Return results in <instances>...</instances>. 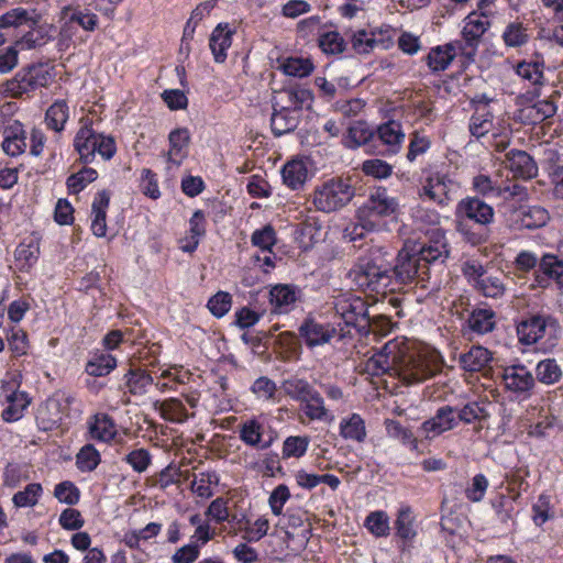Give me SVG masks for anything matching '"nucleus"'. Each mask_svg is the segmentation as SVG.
I'll return each mask as SVG.
<instances>
[{"label": "nucleus", "instance_id": "nucleus-25", "mask_svg": "<svg viewBox=\"0 0 563 563\" xmlns=\"http://www.w3.org/2000/svg\"><path fill=\"white\" fill-rule=\"evenodd\" d=\"M124 388L133 396H142L153 384L150 373L141 367L131 366L123 376Z\"/></svg>", "mask_w": 563, "mask_h": 563}, {"label": "nucleus", "instance_id": "nucleus-41", "mask_svg": "<svg viewBox=\"0 0 563 563\" xmlns=\"http://www.w3.org/2000/svg\"><path fill=\"white\" fill-rule=\"evenodd\" d=\"M374 136V131L365 122L357 121L349 128L345 145L356 148L371 142Z\"/></svg>", "mask_w": 563, "mask_h": 563}, {"label": "nucleus", "instance_id": "nucleus-44", "mask_svg": "<svg viewBox=\"0 0 563 563\" xmlns=\"http://www.w3.org/2000/svg\"><path fill=\"white\" fill-rule=\"evenodd\" d=\"M318 45L327 55L342 54L346 49V42L338 31H327L319 34Z\"/></svg>", "mask_w": 563, "mask_h": 563}, {"label": "nucleus", "instance_id": "nucleus-64", "mask_svg": "<svg viewBox=\"0 0 563 563\" xmlns=\"http://www.w3.org/2000/svg\"><path fill=\"white\" fill-rule=\"evenodd\" d=\"M123 461L126 462L133 471L143 473L147 470L152 462V456L146 449H135L128 453Z\"/></svg>", "mask_w": 563, "mask_h": 563}, {"label": "nucleus", "instance_id": "nucleus-26", "mask_svg": "<svg viewBox=\"0 0 563 563\" xmlns=\"http://www.w3.org/2000/svg\"><path fill=\"white\" fill-rule=\"evenodd\" d=\"M468 328L477 334L492 332L496 325V313L490 308H474L467 317Z\"/></svg>", "mask_w": 563, "mask_h": 563}, {"label": "nucleus", "instance_id": "nucleus-60", "mask_svg": "<svg viewBox=\"0 0 563 563\" xmlns=\"http://www.w3.org/2000/svg\"><path fill=\"white\" fill-rule=\"evenodd\" d=\"M516 73L522 79L530 81L533 86L542 84L543 69L537 62H521L516 67Z\"/></svg>", "mask_w": 563, "mask_h": 563}, {"label": "nucleus", "instance_id": "nucleus-49", "mask_svg": "<svg viewBox=\"0 0 563 563\" xmlns=\"http://www.w3.org/2000/svg\"><path fill=\"white\" fill-rule=\"evenodd\" d=\"M239 437L246 445L258 448L263 437V424L256 419L246 420L240 426Z\"/></svg>", "mask_w": 563, "mask_h": 563}, {"label": "nucleus", "instance_id": "nucleus-36", "mask_svg": "<svg viewBox=\"0 0 563 563\" xmlns=\"http://www.w3.org/2000/svg\"><path fill=\"white\" fill-rule=\"evenodd\" d=\"M271 126L274 135L282 136L297 128V119L291 115L289 107H282L279 110L274 107Z\"/></svg>", "mask_w": 563, "mask_h": 563}, {"label": "nucleus", "instance_id": "nucleus-1", "mask_svg": "<svg viewBox=\"0 0 563 563\" xmlns=\"http://www.w3.org/2000/svg\"><path fill=\"white\" fill-rule=\"evenodd\" d=\"M397 344L389 342L369 357L366 371L378 376L389 373L399 377L406 385L420 384L435 375L438 368L427 355L416 350H398Z\"/></svg>", "mask_w": 563, "mask_h": 563}, {"label": "nucleus", "instance_id": "nucleus-30", "mask_svg": "<svg viewBox=\"0 0 563 563\" xmlns=\"http://www.w3.org/2000/svg\"><path fill=\"white\" fill-rule=\"evenodd\" d=\"M89 432L92 439L109 442L117 434V427L113 419L107 413L95 416L93 422L89 424Z\"/></svg>", "mask_w": 563, "mask_h": 563}, {"label": "nucleus", "instance_id": "nucleus-29", "mask_svg": "<svg viewBox=\"0 0 563 563\" xmlns=\"http://www.w3.org/2000/svg\"><path fill=\"white\" fill-rule=\"evenodd\" d=\"M377 137L389 146L390 153L396 154L404 142L405 133L399 122L390 120L377 128Z\"/></svg>", "mask_w": 563, "mask_h": 563}, {"label": "nucleus", "instance_id": "nucleus-34", "mask_svg": "<svg viewBox=\"0 0 563 563\" xmlns=\"http://www.w3.org/2000/svg\"><path fill=\"white\" fill-rule=\"evenodd\" d=\"M417 255H419V260L422 263H426V269H428V275H430L429 266L435 262L444 263V261L449 256V250L446 244L441 241H435L430 244H424L418 251L416 250Z\"/></svg>", "mask_w": 563, "mask_h": 563}, {"label": "nucleus", "instance_id": "nucleus-42", "mask_svg": "<svg viewBox=\"0 0 563 563\" xmlns=\"http://www.w3.org/2000/svg\"><path fill=\"white\" fill-rule=\"evenodd\" d=\"M310 438L308 435H290L287 437L282 448V459H300L309 448Z\"/></svg>", "mask_w": 563, "mask_h": 563}, {"label": "nucleus", "instance_id": "nucleus-12", "mask_svg": "<svg viewBox=\"0 0 563 563\" xmlns=\"http://www.w3.org/2000/svg\"><path fill=\"white\" fill-rule=\"evenodd\" d=\"M503 382L507 390L529 397L536 386L532 373L522 364H512L504 368Z\"/></svg>", "mask_w": 563, "mask_h": 563}, {"label": "nucleus", "instance_id": "nucleus-16", "mask_svg": "<svg viewBox=\"0 0 563 563\" xmlns=\"http://www.w3.org/2000/svg\"><path fill=\"white\" fill-rule=\"evenodd\" d=\"M65 406L57 397L47 398L36 412V424L42 431H51L59 426Z\"/></svg>", "mask_w": 563, "mask_h": 563}, {"label": "nucleus", "instance_id": "nucleus-19", "mask_svg": "<svg viewBox=\"0 0 563 563\" xmlns=\"http://www.w3.org/2000/svg\"><path fill=\"white\" fill-rule=\"evenodd\" d=\"M3 136L2 150L7 155L15 157L24 153L26 148V132L20 121L14 120L9 123L4 128Z\"/></svg>", "mask_w": 563, "mask_h": 563}, {"label": "nucleus", "instance_id": "nucleus-23", "mask_svg": "<svg viewBox=\"0 0 563 563\" xmlns=\"http://www.w3.org/2000/svg\"><path fill=\"white\" fill-rule=\"evenodd\" d=\"M110 203V192L106 189L97 192L92 206L91 230L97 238H103L107 233V209Z\"/></svg>", "mask_w": 563, "mask_h": 563}, {"label": "nucleus", "instance_id": "nucleus-11", "mask_svg": "<svg viewBox=\"0 0 563 563\" xmlns=\"http://www.w3.org/2000/svg\"><path fill=\"white\" fill-rule=\"evenodd\" d=\"M454 187V180L446 173L430 169L422 185L420 196L444 206L451 200L450 194Z\"/></svg>", "mask_w": 563, "mask_h": 563}, {"label": "nucleus", "instance_id": "nucleus-50", "mask_svg": "<svg viewBox=\"0 0 563 563\" xmlns=\"http://www.w3.org/2000/svg\"><path fill=\"white\" fill-rule=\"evenodd\" d=\"M357 222L349 225L344 230V238L349 241L362 240L366 233L376 231L379 228V222L369 221L357 211Z\"/></svg>", "mask_w": 563, "mask_h": 563}, {"label": "nucleus", "instance_id": "nucleus-40", "mask_svg": "<svg viewBox=\"0 0 563 563\" xmlns=\"http://www.w3.org/2000/svg\"><path fill=\"white\" fill-rule=\"evenodd\" d=\"M283 389L287 396L302 402L316 390L305 378L290 377L283 383Z\"/></svg>", "mask_w": 563, "mask_h": 563}, {"label": "nucleus", "instance_id": "nucleus-55", "mask_svg": "<svg viewBox=\"0 0 563 563\" xmlns=\"http://www.w3.org/2000/svg\"><path fill=\"white\" fill-rule=\"evenodd\" d=\"M386 432L390 438L401 441L404 444L409 445L412 450L418 446L417 439L413 433L401 426L397 420L387 419L385 421Z\"/></svg>", "mask_w": 563, "mask_h": 563}, {"label": "nucleus", "instance_id": "nucleus-48", "mask_svg": "<svg viewBox=\"0 0 563 563\" xmlns=\"http://www.w3.org/2000/svg\"><path fill=\"white\" fill-rule=\"evenodd\" d=\"M364 526L377 538L389 536V517L383 510L372 511L367 515Z\"/></svg>", "mask_w": 563, "mask_h": 563}, {"label": "nucleus", "instance_id": "nucleus-33", "mask_svg": "<svg viewBox=\"0 0 563 563\" xmlns=\"http://www.w3.org/2000/svg\"><path fill=\"white\" fill-rule=\"evenodd\" d=\"M282 175L285 185L292 190H297L306 183L308 169L302 161H291L284 166Z\"/></svg>", "mask_w": 563, "mask_h": 563}, {"label": "nucleus", "instance_id": "nucleus-6", "mask_svg": "<svg viewBox=\"0 0 563 563\" xmlns=\"http://www.w3.org/2000/svg\"><path fill=\"white\" fill-rule=\"evenodd\" d=\"M74 147L84 164L92 163L97 153L103 159L109 161L117 152L113 137L98 134L89 125H84L77 131Z\"/></svg>", "mask_w": 563, "mask_h": 563}, {"label": "nucleus", "instance_id": "nucleus-63", "mask_svg": "<svg viewBox=\"0 0 563 563\" xmlns=\"http://www.w3.org/2000/svg\"><path fill=\"white\" fill-rule=\"evenodd\" d=\"M232 297L227 291H218L208 301V309L216 318H222L231 309Z\"/></svg>", "mask_w": 563, "mask_h": 563}, {"label": "nucleus", "instance_id": "nucleus-43", "mask_svg": "<svg viewBox=\"0 0 563 563\" xmlns=\"http://www.w3.org/2000/svg\"><path fill=\"white\" fill-rule=\"evenodd\" d=\"M8 407L2 411V419L7 422H14L22 418L24 409L30 401L25 393H13L8 397Z\"/></svg>", "mask_w": 563, "mask_h": 563}, {"label": "nucleus", "instance_id": "nucleus-17", "mask_svg": "<svg viewBox=\"0 0 563 563\" xmlns=\"http://www.w3.org/2000/svg\"><path fill=\"white\" fill-rule=\"evenodd\" d=\"M550 317L532 314L521 320L517 325V334L520 343L531 345L537 343L545 334Z\"/></svg>", "mask_w": 563, "mask_h": 563}, {"label": "nucleus", "instance_id": "nucleus-47", "mask_svg": "<svg viewBox=\"0 0 563 563\" xmlns=\"http://www.w3.org/2000/svg\"><path fill=\"white\" fill-rule=\"evenodd\" d=\"M161 416L170 422L183 423L188 419L184 404L177 398H169L159 405Z\"/></svg>", "mask_w": 563, "mask_h": 563}, {"label": "nucleus", "instance_id": "nucleus-13", "mask_svg": "<svg viewBox=\"0 0 563 563\" xmlns=\"http://www.w3.org/2000/svg\"><path fill=\"white\" fill-rule=\"evenodd\" d=\"M551 282L563 292V261L556 255L544 254L534 271V283L540 288H548Z\"/></svg>", "mask_w": 563, "mask_h": 563}, {"label": "nucleus", "instance_id": "nucleus-32", "mask_svg": "<svg viewBox=\"0 0 563 563\" xmlns=\"http://www.w3.org/2000/svg\"><path fill=\"white\" fill-rule=\"evenodd\" d=\"M340 435L345 440L364 442L366 439L365 421L358 413H352L340 422Z\"/></svg>", "mask_w": 563, "mask_h": 563}, {"label": "nucleus", "instance_id": "nucleus-3", "mask_svg": "<svg viewBox=\"0 0 563 563\" xmlns=\"http://www.w3.org/2000/svg\"><path fill=\"white\" fill-rule=\"evenodd\" d=\"M388 252L380 246H372L361 256L350 272L355 285L365 291L385 295L391 290L390 265L386 258Z\"/></svg>", "mask_w": 563, "mask_h": 563}, {"label": "nucleus", "instance_id": "nucleus-2", "mask_svg": "<svg viewBox=\"0 0 563 563\" xmlns=\"http://www.w3.org/2000/svg\"><path fill=\"white\" fill-rule=\"evenodd\" d=\"M494 221V208L478 196H467L455 207V230L472 245L488 241V227Z\"/></svg>", "mask_w": 563, "mask_h": 563}, {"label": "nucleus", "instance_id": "nucleus-8", "mask_svg": "<svg viewBox=\"0 0 563 563\" xmlns=\"http://www.w3.org/2000/svg\"><path fill=\"white\" fill-rule=\"evenodd\" d=\"M397 198L390 196L385 187L375 188L364 205L358 209L369 221L378 222L379 219L394 216L398 211Z\"/></svg>", "mask_w": 563, "mask_h": 563}, {"label": "nucleus", "instance_id": "nucleus-53", "mask_svg": "<svg viewBox=\"0 0 563 563\" xmlns=\"http://www.w3.org/2000/svg\"><path fill=\"white\" fill-rule=\"evenodd\" d=\"M476 289L485 297L500 298L506 291V286L500 276L486 275L477 282Z\"/></svg>", "mask_w": 563, "mask_h": 563}, {"label": "nucleus", "instance_id": "nucleus-4", "mask_svg": "<svg viewBox=\"0 0 563 563\" xmlns=\"http://www.w3.org/2000/svg\"><path fill=\"white\" fill-rule=\"evenodd\" d=\"M391 290L393 292L400 286L416 283L426 288L429 280L426 263H422L417 255L416 250L404 247L398 252L396 263L391 267Z\"/></svg>", "mask_w": 563, "mask_h": 563}, {"label": "nucleus", "instance_id": "nucleus-24", "mask_svg": "<svg viewBox=\"0 0 563 563\" xmlns=\"http://www.w3.org/2000/svg\"><path fill=\"white\" fill-rule=\"evenodd\" d=\"M36 22L38 21L34 10L16 7L0 15V30L31 27Z\"/></svg>", "mask_w": 563, "mask_h": 563}, {"label": "nucleus", "instance_id": "nucleus-61", "mask_svg": "<svg viewBox=\"0 0 563 563\" xmlns=\"http://www.w3.org/2000/svg\"><path fill=\"white\" fill-rule=\"evenodd\" d=\"M219 477L216 472H205L199 474V478L192 481L191 489L201 498H209L213 495L212 484H218Z\"/></svg>", "mask_w": 563, "mask_h": 563}, {"label": "nucleus", "instance_id": "nucleus-31", "mask_svg": "<svg viewBox=\"0 0 563 563\" xmlns=\"http://www.w3.org/2000/svg\"><path fill=\"white\" fill-rule=\"evenodd\" d=\"M27 29L29 31L19 41H16V45L22 49L37 48L52 40V36L49 35V31L52 30L51 25H38L36 23L34 26Z\"/></svg>", "mask_w": 563, "mask_h": 563}, {"label": "nucleus", "instance_id": "nucleus-10", "mask_svg": "<svg viewBox=\"0 0 563 563\" xmlns=\"http://www.w3.org/2000/svg\"><path fill=\"white\" fill-rule=\"evenodd\" d=\"M488 27L489 21L486 16L468 15L462 30V38L454 41V43H459L460 54L468 59H473L476 55L479 40Z\"/></svg>", "mask_w": 563, "mask_h": 563}, {"label": "nucleus", "instance_id": "nucleus-38", "mask_svg": "<svg viewBox=\"0 0 563 563\" xmlns=\"http://www.w3.org/2000/svg\"><path fill=\"white\" fill-rule=\"evenodd\" d=\"M556 110L558 107L554 101L547 99L522 109L521 113L530 123L537 124L545 119L552 118L556 113Z\"/></svg>", "mask_w": 563, "mask_h": 563}, {"label": "nucleus", "instance_id": "nucleus-59", "mask_svg": "<svg viewBox=\"0 0 563 563\" xmlns=\"http://www.w3.org/2000/svg\"><path fill=\"white\" fill-rule=\"evenodd\" d=\"M287 97L289 109L301 110L305 106L310 107L313 96L309 89L296 87L284 91Z\"/></svg>", "mask_w": 563, "mask_h": 563}, {"label": "nucleus", "instance_id": "nucleus-21", "mask_svg": "<svg viewBox=\"0 0 563 563\" xmlns=\"http://www.w3.org/2000/svg\"><path fill=\"white\" fill-rule=\"evenodd\" d=\"M168 142L167 162L178 167L188 155V146L190 144L189 130L187 128L173 130L168 135Z\"/></svg>", "mask_w": 563, "mask_h": 563}, {"label": "nucleus", "instance_id": "nucleus-18", "mask_svg": "<svg viewBox=\"0 0 563 563\" xmlns=\"http://www.w3.org/2000/svg\"><path fill=\"white\" fill-rule=\"evenodd\" d=\"M456 408L449 405L440 407L435 415L422 423L426 434L439 435L456 427Z\"/></svg>", "mask_w": 563, "mask_h": 563}, {"label": "nucleus", "instance_id": "nucleus-58", "mask_svg": "<svg viewBox=\"0 0 563 563\" xmlns=\"http://www.w3.org/2000/svg\"><path fill=\"white\" fill-rule=\"evenodd\" d=\"M42 490L41 484L31 483L23 490L15 493L12 500L16 507H32L37 503Z\"/></svg>", "mask_w": 563, "mask_h": 563}, {"label": "nucleus", "instance_id": "nucleus-39", "mask_svg": "<svg viewBox=\"0 0 563 563\" xmlns=\"http://www.w3.org/2000/svg\"><path fill=\"white\" fill-rule=\"evenodd\" d=\"M117 367V360L108 353L95 354L86 365V373L93 377H102Z\"/></svg>", "mask_w": 563, "mask_h": 563}, {"label": "nucleus", "instance_id": "nucleus-54", "mask_svg": "<svg viewBox=\"0 0 563 563\" xmlns=\"http://www.w3.org/2000/svg\"><path fill=\"white\" fill-rule=\"evenodd\" d=\"M101 459L92 444H86L76 456V465L81 472H92L99 465Z\"/></svg>", "mask_w": 563, "mask_h": 563}, {"label": "nucleus", "instance_id": "nucleus-56", "mask_svg": "<svg viewBox=\"0 0 563 563\" xmlns=\"http://www.w3.org/2000/svg\"><path fill=\"white\" fill-rule=\"evenodd\" d=\"M282 68L288 76L302 78L312 73L313 64L308 58L289 57L284 62Z\"/></svg>", "mask_w": 563, "mask_h": 563}, {"label": "nucleus", "instance_id": "nucleus-37", "mask_svg": "<svg viewBox=\"0 0 563 563\" xmlns=\"http://www.w3.org/2000/svg\"><path fill=\"white\" fill-rule=\"evenodd\" d=\"M69 118V108L65 100H56L46 110L45 122L55 132H62Z\"/></svg>", "mask_w": 563, "mask_h": 563}, {"label": "nucleus", "instance_id": "nucleus-5", "mask_svg": "<svg viewBox=\"0 0 563 563\" xmlns=\"http://www.w3.org/2000/svg\"><path fill=\"white\" fill-rule=\"evenodd\" d=\"M354 195L355 189L347 179L331 178L314 189L312 203L318 211L329 213L345 207Z\"/></svg>", "mask_w": 563, "mask_h": 563}, {"label": "nucleus", "instance_id": "nucleus-28", "mask_svg": "<svg viewBox=\"0 0 563 563\" xmlns=\"http://www.w3.org/2000/svg\"><path fill=\"white\" fill-rule=\"evenodd\" d=\"M493 355L484 346H472L468 352L460 356L462 367L467 372H478L484 369L492 361Z\"/></svg>", "mask_w": 563, "mask_h": 563}, {"label": "nucleus", "instance_id": "nucleus-22", "mask_svg": "<svg viewBox=\"0 0 563 563\" xmlns=\"http://www.w3.org/2000/svg\"><path fill=\"white\" fill-rule=\"evenodd\" d=\"M460 53L459 43L450 42L443 46L431 48L426 56V63L433 73L445 70Z\"/></svg>", "mask_w": 563, "mask_h": 563}, {"label": "nucleus", "instance_id": "nucleus-15", "mask_svg": "<svg viewBox=\"0 0 563 563\" xmlns=\"http://www.w3.org/2000/svg\"><path fill=\"white\" fill-rule=\"evenodd\" d=\"M335 310L346 325L365 327L369 321L368 307L360 297L340 300Z\"/></svg>", "mask_w": 563, "mask_h": 563}, {"label": "nucleus", "instance_id": "nucleus-27", "mask_svg": "<svg viewBox=\"0 0 563 563\" xmlns=\"http://www.w3.org/2000/svg\"><path fill=\"white\" fill-rule=\"evenodd\" d=\"M269 297L273 311L277 313L289 312L297 300L295 288L289 285H276L269 291Z\"/></svg>", "mask_w": 563, "mask_h": 563}, {"label": "nucleus", "instance_id": "nucleus-62", "mask_svg": "<svg viewBox=\"0 0 563 563\" xmlns=\"http://www.w3.org/2000/svg\"><path fill=\"white\" fill-rule=\"evenodd\" d=\"M54 496L60 503L73 506L79 501L80 492L74 483L65 481L55 486Z\"/></svg>", "mask_w": 563, "mask_h": 563}, {"label": "nucleus", "instance_id": "nucleus-51", "mask_svg": "<svg viewBox=\"0 0 563 563\" xmlns=\"http://www.w3.org/2000/svg\"><path fill=\"white\" fill-rule=\"evenodd\" d=\"M549 220V212L540 206H531L520 211V222L527 229L544 225Z\"/></svg>", "mask_w": 563, "mask_h": 563}, {"label": "nucleus", "instance_id": "nucleus-35", "mask_svg": "<svg viewBox=\"0 0 563 563\" xmlns=\"http://www.w3.org/2000/svg\"><path fill=\"white\" fill-rule=\"evenodd\" d=\"M303 412L310 420L331 421L333 415L324 406V400L318 390H314L307 400H303Z\"/></svg>", "mask_w": 563, "mask_h": 563}, {"label": "nucleus", "instance_id": "nucleus-9", "mask_svg": "<svg viewBox=\"0 0 563 563\" xmlns=\"http://www.w3.org/2000/svg\"><path fill=\"white\" fill-rule=\"evenodd\" d=\"M298 333L310 350L329 344L338 335L336 328L333 324L322 322L313 317L303 319L298 328Z\"/></svg>", "mask_w": 563, "mask_h": 563}, {"label": "nucleus", "instance_id": "nucleus-52", "mask_svg": "<svg viewBox=\"0 0 563 563\" xmlns=\"http://www.w3.org/2000/svg\"><path fill=\"white\" fill-rule=\"evenodd\" d=\"M98 177L96 169L84 167L79 172L71 174L66 181L70 194L80 192L88 184L95 181Z\"/></svg>", "mask_w": 563, "mask_h": 563}, {"label": "nucleus", "instance_id": "nucleus-45", "mask_svg": "<svg viewBox=\"0 0 563 563\" xmlns=\"http://www.w3.org/2000/svg\"><path fill=\"white\" fill-rule=\"evenodd\" d=\"M396 536L404 542L411 541L416 537L413 528L412 510L409 506H404L399 509L397 519L395 521Z\"/></svg>", "mask_w": 563, "mask_h": 563}, {"label": "nucleus", "instance_id": "nucleus-7", "mask_svg": "<svg viewBox=\"0 0 563 563\" xmlns=\"http://www.w3.org/2000/svg\"><path fill=\"white\" fill-rule=\"evenodd\" d=\"M49 79L51 74L42 64L29 65L5 82V91L14 98H20L24 93L46 87Z\"/></svg>", "mask_w": 563, "mask_h": 563}, {"label": "nucleus", "instance_id": "nucleus-46", "mask_svg": "<svg viewBox=\"0 0 563 563\" xmlns=\"http://www.w3.org/2000/svg\"><path fill=\"white\" fill-rule=\"evenodd\" d=\"M537 379L545 385L558 383L562 377V369L554 358H545L536 367Z\"/></svg>", "mask_w": 563, "mask_h": 563}, {"label": "nucleus", "instance_id": "nucleus-20", "mask_svg": "<svg viewBox=\"0 0 563 563\" xmlns=\"http://www.w3.org/2000/svg\"><path fill=\"white\" fill-rule=\"evenodd\" d=\"M235 33L229 23H219L212 31L209 38V47L216 63H224L227 51L232 45V36Z\"/></svg>", "mask_w": 563, "mask_h": 563}, {"label": "nucleus", "instance_id": "nucleus-14", "mask_svg": "<svg viewBox=\"0 0 563 563\" xmlns=\"http://www.w3.org/2000/svg\"><path fill=\"white\" fill-rule=\"evenodd\" d=\"M504 164L515 178L528 180L538 175V165L526 151L510 150L505 154Z\"/></svg>", "mask_w": 563, "mask_h": 563}, {"label": "nucleus", "instance_id": "nucleus-57", "mask_svg": "<svg viewBox=\"0 0 563 563\" xmlns=\"http://www.w3.org/2000/svg\"><path fill=\"white\" fill-rule=\"evenodd\" d=\"M493 114L487 111L485 113H474L471 118L468 130L473 136L481 139L493 130Z\"/></svg>", "mask_w": 563, "mask_h": 563}]
</instances>
